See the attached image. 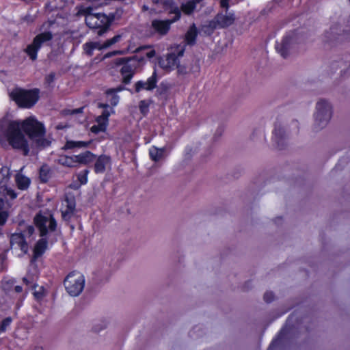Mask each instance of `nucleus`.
<instances>
[{
  "mask_svg": "<svg viewBox=\"0 0 350 350\" xmlns=\"http://www.w3.org/2000/svg\"><path fill=\"white\" fill-rule=\"evenodd\" d=\"M83 49L85 51V53L89 55L92 56L93 55V48L90 42H87L85 44H83Z\"/></svg>",
  "mask_w": 350,
  "mask_h": 350,
  "instance_id": "obj_39",
  "label": "nucleus"
},
{
  "mask_svg": "<svg viewBox=\"0 0 350 350\" xmlns=\"http://www.w3.org/2000/svg\"><path fill=\"white\" fill-rule=\"evenodd\" d=\"M122 90V88H117V89H109V90L107 91V94H113L115 92H118V91H121Z\"/></svg>",
  "mask_w": 350,
  "mask_h": 350,
  "instance_id": "obj_51",
  "label": "nucleus"
},
{
  "mask_svg": "<svg viewBox=\"0 0 350 350\" xmlns=\"http://www.w3.org/2000/svg\"><path fill=\"white\" fill-rule=\"evenodd\" d=\"M219 25V27L225 28L228 27V23H218Z\"/></svg>",
  "mask_w": 350,
  "mask_h": 350,
  "instance_id": "obj_58",
  "label": "nucleus"
},
{
  "mask_svg": "<svg viewBox=\"0 0 350 350\" xmlns=\"http://www.w3.org/2000/svg\"><path fill=\"white\" fill-rule=\"evenodd\" d=\"M10 96L20 107L31 108L39 98V90H25L16 88L10 92Z\"/></svg>",
  "mask_w": 350,
  "mask_h": 350,
  "instance_id": "obj_5",
  "label": "nucleus"
},
{
  "mask_svg": "<svg viewBox=\"0 0 350 350\" xmlns=\"http://www.w3.org/2000/svg\"><path fill=\"white\" fill-rule=\"evenodd\" d=\"M144 63L145 59L144 57L136 55L130 58H119L116 62L117 65H123L121 68V73L123 75V82L126 84L130 83L135 70Z\"/></svg>",
  "mask_w": 350,
  "mask_h": 350,
  "instance_id": "obj_6",
  "label": "nucleus"
},
{
  "mask_svg": "<svg viewBox=\"0 0 350 350\" xmlns=\"http://www.w3.org/2000/svg\"><path fill=\"white\" fill-rule=\"evenodd\" d=\"M170 51L167 54L165 59L159 62L160 66L166 70H173L179 64V57L183 56L185 53V44H174L168 49Z\"/></svg>",
  "mask_w": 350,
  "mask_h": 350,
  "instance_id": "obj_8",
  "label": "nucleus"
},
{
  "mask_svg": "<svg viewBox=\"0 0 350 350\" xmlns=\"http://www.w3.org/2000/svg\"><path fill=\"white\" fill-rule=\"evenodd\" d=\"M216 23H204L198 28L200 36H210L216 28Z\"/></svg>",
  "mask_w": 350,
  "mask_h": 350,
  "instance_id": "obj_26",
  "label": "nucleus"
},
{
  "mask_svg": "<svg viewBox=\"0 0 350 350\" xmlns=\"http://www.w3.org/2000/svg\"><path fill=\"white\" fill-rule=\"evenodd\" d=\"M96 122L98 125H104L105 128H107V125L108 123V119L103 116L100 115L96 118Z\"/></svg>",
  "mask_w": 350,
  "mask_h": 350,
  "instance_id": "obj_40",
  "label": "nucleus"
},
{
  "mask_svg": "<svg viewBox=\"0 0 350 350\" xmlns=\"http://www.w3.org/2000/svg\"><path fill=\"white\" fill-rule=\"evenodd\" d=\"M47 22L51 23V22H53V21H48Z\"/></svg>",
  "mask_w": 350,
  "mask_h": 350,
  "instance_id": "obj_64",
  "label": "nucleus"
},
{
  "mask_svg": "<svg viewBox=\"0 0 350 350\" xmlns=\"http://www.w3.org/2000/svg\"><path fill=\"white\" fill-rule=\"evenodd\" d=\"M299 131V122L297 120L284 116L277 118L273 131V141L282 148L285 141L291 133H297Z\"/></svg>",
  "mask_w": 350,
  "mask_h": 350,
  "instance_id": "obj_2",
  "label": "nucleus"
},
{
  "mask_svg": "<svg viewBox=\"0 0 350 350\" xmlns=\"http://www.w3.org/2000/svg\"><path fill=\"white\" fill-rule=\"evenodd\" d=\"M229 1L230 0H221L220 1V6L222 8H225L226 10L229 8Z\"/></svg>",
  "mask_w": 350,
  "mask_h": 350,
  "instance_id": "obj_47",
  "label": "nucleus"
},
{
  "mask_svg": "<svg viewBox=\"0 0 350 350\" xmlns=\"http://www.w3.org/2000/svg\"><path fill=\"white\" fill-rule=\"evenodd\" d=\"M74 212L72 210L64 208L62 210V217L64 221H68L74 215Z\"/></svg>",
  "mask_w": 350,
  "mask_h": 350,
  "instance_id": "obj_33",
  "label": "nucleus"
},
{
  "mask_svg": "<svg viewBox=\"0 0 350 350\" xmlns=\"http://www.w3.org/2000/svg\"><path fill=\"white\" fill-rule=\"evenodd\" d=\"M128 50H129V49L126 48L124 50H118V51H113L109 52L104 55L103 59L109 58L113 55H119V54H124Z\"/></svg>",
  "mask_w": 350,
  "mask_h": 350,
  "instance_id": "obj_37",
  "label": "nucleus"
},
{
  "mask_svg": "<svg viewBox=\"0 0 350 350\" xmlns=\"http://www.w3.org/2000/svg\"><path fill=\"white\" fill-rule=\"evenodd\" d=\"M192 1L195 2V4L197 5L198 3H200L203 0H191Z\"/></svg>",
  "mask_w": 350,
  "mask_h": 350,
  "instance_id": "obj_59",
  "label": "nucleus"
},
{
  "mask_svg": "<svg viewBox=\"0 0 350 350\" xmlns=\"http://www.w3.org/2000/svg\"><path fill=\"white\" fill-rule=\"evenodd\" d=\"M88 27L98 36H104L109 29L111 23H87Z\"/></svg>",
  "mask_w": 350,
  "mask_h": 350,
  "instance_id": "obj_20",
  "label": "nucleus"
},
{
  "mask_svg": "<svg viewBox=\"0 0 350 350\" xmlns=\"http://www.w3.org/2000/svg\"><path fill=\"white\" fill-rule=\"evenodd\" d=\"M122 38H123V35H122V34L116 35L114 37H113L112 38L106 40L105 46L109 47L111 45L121 41L122 40Z\"/></svg>",
  "mask_w": 350,
  "mask_h": 350,
  "instance_id": "obj_31",
  "label": "nucleus"
},
{
  "mask_svg": "<svg viewBox=\"0 0 350 350\" xmlns=\"http://www.w3.org/2000/svg\"><path fill=\"white\" fill-rule=\"evenodd\" d=\"M106 128L104 127V125H98V124L94 125L91 128V131L95 133H98L99 132L105 131Z\"/></svg>",
  "mask_w": 350,
  "mask_h": 350,
  "instance_id": "obj_41",
  "label": "nucleus"
},
{
  "mask_svg": "<svg viewBox=\"0 0 350 350\" xmlns=\"http://www.w3.org/2000/svg\"><path fill=\"white\" fill-rule=\"evenodd\" d=\"M64 284L70 296H79L84 288L85 277L79 271H72L66 276Z\"/></svg>",
  "mask_w": 350,
  "mask_h": 350,
  "instance_id": "obj_7",
  "label": "nucleus"
},
{
  "mask_svg": "<svg viewBox=\"0 0 350 350\" xmlns=\"http://www.w3.org/2000/svg\"><path fill=\"white\" fill-rule=\"evenodd\" d=\"M11 248L13 250H20L18 256H22L27 254L29 250L28 244L25 239V235L21 233H14L10 237Z\"/></svg>",
  "mask_w": 350,
  "mask_h": 350,
  "instance_id": "obj_14",
  "label": "nucleus"
},
{
  "mask_svg": "<svg viewBox=\"0 0 350 350\" xmlns=\"http://www.w3.org/2000/svg\"><path fill=\"white\" fill-rule=\"evenodd\" d=\"M14 291L16 293H21L23 291V288L21 286H15L14 288Z\"/></svg>",
  "mask_w": 350,
  "mask_h": 350,
  "instance_id": "obj_52",
  "label": "nucleus"
},
{
  "mask_svg": "<svg viewBox=\"0 0 350 350\" xmlns=\"http://www.w3.org/2000/svg\"><path fill=\"white\" fill-rule=\"evenodd\" d=\"M15 180L18 188L21 190L27 189L29 187L31 182L28 177L20 173L16 174Z\"/></svg>",
  "mask_w": 350,
  "mask_h": 350,
  "instance_id": "obj_21",
  "label": "nucleus"
},
{
  "mask_svg": "<svg viewBox=\"0 0 350 350\" xmlns=\"http://www.w3.org/2000/svg\"><path fill=\"white\" fill-rule=\"evenodd\" d=\"M90 43L92 46L93 49H97L98 50H103L104 49L108 48V46H105V42L103 44H100L99 42H90Z\"/></svg>",
  "mask_w": 350,
  "mask_h": 350,
  "instance_id": "obj_44",
  "label": "nucleus"
},
{
  "mask_svg": "<svg viewBox=\"0 0 350 350\" xmlns=\"http://www.w3.org/2000/svg\"><path fill=\"white\" fill-rule=\"evenodd\" d=\"M325 38L331 42H341L350 39V25H340L336 23L331 28L329 31L325 33Z\"/></svg>",
  "mask_w": 350,
  "mask_h": 350,
  "instance_id": "obj_11",
  "label": "nucleus"
},
{
  "mask_svg": "<svg viewBox=\"0 0 350 350\" xmlns=\"http://www.w3.org/2000/svg\"><path fill=\"white\" fill-rule=\"evenodd\" d=\"M90 144V142L68 140L63 148L68 150L86 148L89 146Z\"/></svg>",
  "mask_w": 350,
  "mask_h": 350,
  "instance_id": "obj_23",
  "label": "nucleus"
},
{
  "mask_svg": "<svg viewBox=\"0 0 350 350\" xmlns=\"http://www.w3.org/2000/svg\"><path fill=\"white\" fill-rule=\"evenodd\" d=\"M50 169L47 165H43L40 170V178L42 183H46L50 178Z\"/></svg>",
  "mask_w": 350,
  "mask_h": 350,
  "instance_id": "obj_28",
  "label": "nucleus"
},
{
  "mask_svg": "<svg viewBox=\"0 0 350 350\" xmlns=\"http://www.w3.org/2000/svg\"><path fill=\"white\" fill-rule=\"evenodd\" d=\"M228 10L226 9V15L224 16L222 22H234L236 17L234 13H228Z\"/></svg>",
  "mask_w": 350,
  "mask_h": 350,
  "instance_id": "obj_38",
  "label": "nucleus"
},
{
  "mask_svg": "<svg viewBox=\"0 0 350 350\" xmlns=\"http://www.w3.org/2000/svg\"><path fill=\"white\" fill-rule=\"evenodd\" d=\"M55 73L54 72H51L49 75H48L46 77V83H48L49 84L51 83L52 82H53L54 79H55Z\"/></svg>",
  "mask_w": 350,
  "mask_h": 350,
  "instance_id": "obj_46",
  "label": "nucleus"
},
{
  "mask_svg": "<svg viewBox=\"0 0 350 350\" xmlns=\"http://www.w3.org/2000/svg\"><path fill=\"white\" fill-rule=\"evenodd\" d=\"M199 33V30L198 27L195 25V23H193V25L190 27L188 31L186 32L185 35V47L186 45H193L196 43V38Z\"/></svg>",
  "mask_w": 350,
  "mask_h": 350,
  "instance_id": "obj_18",
  "label": "nucleus"
},
{
  "mask_svg": "<svg viewBox=\"0 0 350 350\" xmlns=\"http://www.w3.org/2000/svg\"><path fill=\"white\" fill-rule=\"evenodd\" d=\"M65 202L66 203L65 208L75 211L76 206L75 198L73 197H66Z\"/></svg>",
  "mask_w": 350,
  "mask_h": 350,
  "instance_id": "obj_34",
  "label": "nucleus"
},
{
  "mask_svg": "<svg viewBox=\"0 0 350 350\" xmlns=\"http://www.w3.org/2000/svg\"><path fill=\"white\" fill-rule=\"evenodd\" d=\"M9 178V169L3 167L0 172V194L13 200L17 197V194L12 189L8 187Z\"/></svg>",
  "mask_w": 350,
  "mask_h": 350,
  "instance_id": "obj_13",
  "label": "nucleus"
},
{
  "mask_svg": "<svg viewBox=\"0 0 350 350\" xmlns=\"http://www.w3.org/2000/svg\"><path fill=\"white\" fill-rule=\"evenodd\" d=\"M157 74L154 70L151 77L147 81H139L135 84V90L136 92H139L142 90L151 91L157 87Z\"/></svg>",
  "mask_w": 350,
  "mask_h": 350,
  "instance_id": "obj_15",
  "label": "nucleus"
},
{
  "mask_svg": "<svg viewBox=\"0 0 350 350\" xmlns=\"http://www.w3.org/2000/svg\"><path fill=\"white\" fill-rule=\"evenodd\" d=\"M146 49H150V51L146 52L145 54V55L146 56L147 58L150 59L155 56L156 52L154 49H152V46H150V45H144V46H139L135 50V52L139 53L142 51L146 50Z\"/></svg>",
  "mask_w": 350,
  "mask_h": 350,
  "instance_id": "obj_29",
  "label": "nucleus"
},
{
  "mask_svg": "<svg viewBox=\"0 0 350 350\" xmlns=\"http://www.w3.org/2000/svg\"><path fill=\"white\" fill-rule=\"evenodd\" d=\"M151 28L154 33H157L160 36L165 35L170 30V23H151Z\"/></svg>",
  "mask_w": 350,
  "mask_h": 350,
  "instance_id": "obj_22",
  "label": "nucleus"
},
{
  "mask_svg": "<svg viewBox=\"0 0 350 350\" xmlns=\"http://www.w3.org/2000/svg\"><path fill=\"white\" fill-rule=\"evenodd\" d=\"M23 280L27 284L29 283V281L26 278H24Z\"/></svg>",
  "mask_w": 350,
  "mask_h": 350,
  "instance_id": "obj_60",
  "label": "nucleus"
},
{
  "mask_svg": "<svg viewBox=\"0 0 350 350\" xmlns=\"http://www.w3.org/2000/svg\"><path fill=\"white\" fill-rule=\"evenodd\" d=\"M113 21H114V14H111V18L107 19V21L106 22H107V23L113 22Z\"/></svg>",
  "mask_w": 350,
  "mask_h": 350,
  "instance_id": "obj_56",
  "label": "nucleus"
},
{
  "mask_svg": "<svg viewBox=\"0 0 350 350\" xmlns=\"http://www.w3.org/2000/svg\"><path fill=\"white\" fill-rule=\"evenodd\" d=\"M85 1L90 3V0H85Z\"/></svg>",
  "mask_w": 350,
  "mask_h": 350,
  "instance_id": "obj_63",
  "label": "nucleus"
},
{
  "mask_svg": "<svg viewBox=\"0 0 350 350\" xmlns=\"http://www.w3.org/2000/svg\"><path fill=\"white\" fill-rule=\"evenodd\" d=\"M75 10L76 16H85V18H87L88 16L92 14L93 8L90 6L85 7L83 5H79L76 6Z\"/></svg>",
  "mask_w": 350,
  "mask_h": 350,
  "instance_id": "obj_24",
  "label": "nucleus"
},
{
  "mask_svg": "<svg viewBox=\"0 0 350 350\" xmlns=\"http://www.w3.org/2000/svg\"><path fill=\"white\" fill-rule=\"evenodd\" d=\"M34 223L42 237L54 232L57 228V222L50 213H38L34 217Z\"/></svg>",
  "mask_w": 350,
  "mask_h": 350,
  "instance_id": "obj_9",
  "label": "nucleus"
},
{
  "mask_svg": "<svg viewBox=\"0 0 350 350\" xmlns=\"http://www.w3.org/2000/svg\"><path fill=\"white\" fill-rule=\"evenodd\" d=\"M3 206H4V201L0 198V211H3L2 209L3 208Z\"/></svg>",
  "mask_w": 350,
  "mask_h": 350,
  "instance_id": "obj_54",
  "label": "nucleus"
},
{
  "mask_svg": "<svg viewBox=\"0 0 350 350\" xmlns=\"http://www.w3.org/2000/svg\"><path fill=\"white\" fill-rule=\"evenodd\" d=\"M90 3L99 6L105 5L104 0H90Z\"/></svg>",
  "mask_w": 350,
  "mask_h": 350,
  "instance_id": "obj_49",
  "label": "nucleus"
},
{
  "mask_svg": "<svg viewBox=\"0 0 350 350\" xmlns=\"http://www.w3.org/2000/svg\"><path fill=\"white\" fill-rule=\"evenodd\" d=\"M12 322V319L11 317H6L4 319L0 325V333L5 332L8 327L11 325Z\"/></svg>",
  "mask_w": 350,
  "mask_h": 350,
  "instance_id": "obj_32",
  "label": "nucleus"
},
{
  "mask_svg": "<svg viewBox=\"0 0 350 350\" xmlns=\"http://www.w3.org/2000/svg\"><path fill=\"white\" fill-rule=\"evenodd\" d=\"M53 38L50 31H45L38 34L33 40V42L29 44L25 51L29 58L34 61L37 59V53L42 45L51 41Z\"/></svg>",
  "mask_w": 350,
  "mask_h": 350,
  "instance_id": "obj_10",
  "label": "nucleus"
},
{
  "mask_svg": "<svg viewBox=\"0 0 350 350\" xmlns=\"http://www.w3.org/2000/svg\"><path fill=\"white\" fill-rule=\"evenodd\" d=\"M139 109L142 113L146 114L148 111V104L145 100L139 103Z\"/></svg>",
  "mask_w": 350,
  "mask_h": 350,
  "instance_id": "obj_42",
  "label": "nucleus"
},
{
  "mask_svg": "<svg viewBox=\"0 0 350 350\" xmlns=\"http://www.w3.org/2000/svg\"><path fill=\"white\" fill-rule=\"evenodd\" d=\"M111 165V158L110 157L103 154L99 156L94 163V170L96 174H103L106 169L109 167Z\"/></svg>",
  "mask_w": 350,
  "mask_h": 350,
  "instance_id": "obj_16",
  "label": "nucleus"
},
{
  "mask_svg": "<svg viewBox=\"0 0 350 350\" xmlns=\"http://www.w3.org/2000/svg\"><path fill=\"white\" fill-rule=\"evenodd\" d=\"M164 152L165 148H158L155 146H152L149 150V155L152 161H158L163 157Z\"/></svg>",
  "mask_w": 350,
  "mask_h": 350,
  "instance_id": "obj_25",
  "label": "nucleus"
},
{
  "mask_svg": "<svg viewBox=\"0 0 350 350\" xmlns=\"http://www.w3.org/2000/svg\"><path fill=\"white\" fill-rule=\"evenodd\" d=\"M8 284H8V282L4 283V284H3V289H4L5 291H9V290H10L9 287H8V286H7Z\"/></svg>",
  "mask_w": 350,
  "mask_h": 350,
  "instance_id": "obj_55",
  "label": "nucleus"
},
{
  "mask_svg": "<svg viewBox=\"0 0 350 350\" xmlns=\"http://www.w3.org/2000/svg\"><path fill=\"white\" fill-rule=\"evenodd\" d=\"M118 101H119V97L116 95L113 96L111 100V104L113 106H116L118 104Z\"/></svg>",
  "mask_w": 350,
  "mask_h": 350,
  "instance_id": "obj_50",
  "label": "nucleus"
},
{
  "mask_svg": "<svg viewBox=\"0 0 350 350\" xmlns=\"http://www.w3.org/2000/svg\"><path fill=\"white\" fill-rule=\"evenodd\" d=\"M143 8L144 10H148V8L146 5H144Z\"/></svg>",
  "mask_w": 350,
  "mask_h": 350,
  "instance_id": "obj_62",
  "label": "nucleus"
},
{
  "mask_svg": "<svg viewBox=\"0 0 350 350\" xmlns=\"http://www.w3.org/2000/svg\"><path fill=\"white\" fill-rule=\"evenodd\" d=\"M98 107L100 108H104V110L102 113V116L103 117H105L108 119L109 116H110L111 112H113V109L109 107V105L108 104H99Z\"/></svg>",
  "mask_w": 350,
  "mask_h": 350,
  "instance_id": "obj_35",
  "label": "nucleus"
},
{
  "mask_svg": "<svg viewBox=\"0 0 350 350\" xmlns=\"http://www.w3.org/2000/svg\"><path fill=\"white\" fill-rule=\"evenodd\" d=\"M196 8V5L194 1L191 0H189L185 3H182L180 6V10L176 7L171 10V13L174 14V16L172 19H165V20H159V19H154L151 22L154 23H172L176 22L178 21L181 16V12L184 14L189 15L193 12Z\"/></svg>",
  "mask_w": 350,
  "mask_h": 350,
  "instance_id": "obj_12",
  "label": "nucleus"
},
{
  "mask_svg": "<svg viewBox=\"0 0 350 350\" xmlns=\"http://www.w3.org/2000/svg\"><path fill=\"white\" fill-rule=\"evenodd\" d=\"M33 288V295L35 298L38 300L42 299L43 297L44 296V289L43 286H34Z\"/></svg>",
  "mask_w": 350,
  "mask_h": 350,
  "instance_id": "obj_30",
  "label": "nucleus"
},
{
  "mask_svg": "<svg viewBox=\"0 0 350 350\" xmlns=\"http://www.w3.org/2000/svg\"><path fill=\"white\" fill-rule=\"evenodd\" d=\"M88 170H85L78 174V180L81 184L84 185L88 182Z\"/></svg>",
  "mask_w": 350,
  "mask_h": 350,
  "instance_id": "obj_36",
  "label": "nucleus"
},
{
  "mask_svg": "<svg viewBox=\"0 0 350 350\" xmlns=\"http://www.w3.org/2000/svg\"><path fill=\"white\" fill-rule=\"evenodd\" d=\"M304 40V36L297 31L287 32L275 45V49L283 57L293 53L298 44Z\"/></svg>",
  "mask_w": 350,
  "mask_h": 350,
  "instance_id": "obj_4",
  "label": "nucleus"
},
{
  "mask_svg": "<svg viewBox=\"0 0 350 350\" xmlns=\"http://www.w3.org/2000/svg\"><path fill=\"white\" fill-rule=\"evenodd\" d=\"M332 114L333 106L332 103L326 99H319L315 105L312 130L314 132H319L325 128L331 120Z\"/></svg>",
  "mask_w": 350,
  "mask_h": 350,
  "instance_id": "obj_3",
  "label": "nucleus"
},
{
  "mask_svg": "<svg viewBox=\"0 0 350 350\" xmlns=\"http://www.w3.org/2000/svg\"><path fill=\"white\" fill-rule=\"evenodd\" d=\"M25 234L29 235V236H31L33 234L34 232V228L33 226H29L27 227V229L25 231Z\"/></svg>",
  "mask_w": 350,
  "mask_h": 350,
  "instance_id": "obj_48",
  "label": "nucleus"
},
{
  "mask_svg": "<svg viewBox=\"0 0 350 350\" xmlns=\"http://www.w3.org/2000/svg\"><path fill=\"white\" fill-rule=\"evenodd\" d=\"M28 135L31 145L36 148H46L51 141L45 137V128L35 118L24 120H12L7 118L0 120V139H5L14 148L23 151L24 155L29 152V145L23 133Z\"/></svg>",
  "mask_w": 350,
  "mask_h": 350,
  "instance_id": "obj_1",
  "label": "nucleus"
},
{
  "mask_svg": "<svg viewBox=\"0 0 350 350\" xmlns=\"http://www.w3.org/2000/svg\"><path fill=\"white\" fill-rule=\"evenodd\" d=\"M176 68H177L178 73L179 75H186L189 72L188 69L183 65L178 64V66H177Z\"/></svg>",
  "mask_w": 350,
  "mask_h": 350,
  "instance_id": "obj_45",
  "label": "nucleus"
},
{
  "mask_svg": "<svg viewBox=\"0 0 350 350\" xmlns=\"http://www.w3.org/2000/svg\"><path fill=\"white\" fill-rule=\"evenodd\" d=\"M189 71H191V72H198V68H196V70H192L191 69V70H189Z\"/></svg>",
  "mask_w": 350,
  "mask_h": 350,
  "instance_id": "obj_61",
  "label": "nucleus"
},
{
  "mask_svg": "<svg viewBox=\"0 0 350 350\" xmlns=\"http://www.w3.org/2000/svg\"><path fill=\"white\" fill-rule=\"evenodd\" d=\"M274 299V294L271 291H267L264 294V300L269 303Z\"/></svg>",
  "mask_w": 350,
  "mask_h": 350,
  "instance_id": "obj_43",
  "label": "nucleus"
},
{
  "mask_svg": "<svg viewBox=\"0 0 350 350\" xmlns=\"http://www.w3.org/2000/svg\"><path fill=\"white\" fill-rule=\"evenodd\" d=\"M59 163L64 165V166H66V167H74L76 165V163H75V160L74 159V156H72V157H68V156H63V157H61L59 159Z\"/></svg>",
  "mask_w": 350,
  "mask_h": 350,
  "instance_id": "obj_27",
  "label": "nucleus"
},
{
  "mask_svg": "<svg viewBox=\"0 0 350 350\" xmlns=\"http://www.w3.org/2000/svg\"><path fill=\"white\" fill-rule=\"evenodd\" d=\"M83 107H80V108L74 109L72 111V114L81 113L83 111Z\"/></svg>",
  "mask_w": 350,
  "mask_h": 350,
  "instance_id": "obj_53",
  "label": "nucleus"
},
{
  "mask_svg": "<svg viewBox=\"0 0 350 350\" xmlns=\"http://www.w3.org/2000/svg\"><path fill=\"white\" fill-rule=\"evenodd\" d=\"M76 165L77 164L88 165L94 161L96 159V155L90 151H85L78 155H74Z\"/></svg>",
  "mask_w": 350,
  "mask_h": 350,
  "instance_id": "obj_17",
  "label": "nucleus"
},
{
  "mask_svg": "<svg viewBox=\"0 0 350 350\" xmlns=\"http://www.w3.org/2000/svg\"><path fill=\"white\" fill-rule=\"evenodd\" d=\"M47 240L46 238L40 239L36 244L33 249V260L40 257L47 249Z\"/></svg>",
  "mask_w": 350,
  "mask_h": 350,
  "instance_id": "obj_19",
  "label": "nucleus"
},
{
  "mask_svg": "<svg viewBox=\"0 0 350 350\" xmlns=\"http://www.w3.org/2000/svg\"><path fill=\"white\" fill-rule=\"evenodd\" d=\"M209 22H217L219 23V14H217L213 20L210 21Z\"/></svg>",
  "mask_w": 350,
  "mask_h": 350,
  "instance_id": "obj_57",
  "label": "nucleus"
}]
</instances>
